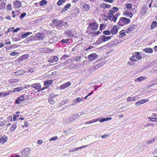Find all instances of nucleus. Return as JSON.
<instances>
[{
    "instance_id": "17",
    "label": "nucleus",
    "mask_w": 157,
    "mask_h": 157,
    "mask_svg": "<svg viewBox=\"0 0 157 157\" xmlns=\"http://www.w3.org/2000/svg\"><path fill=\"white\" fill-rule=\"evenodd\" d=\"M89 27L92 29L96 30L98 28V25L95 23L93 22L89 25Z\"/></svg>"
},
{
    "instance_id": "53",
    "label": "nucleus",
    "mask_w": 157,
    "mask_h": 157,
    "mask_svg": "<svg viewBox=\"0 0 157 157\" xmlns=\"http://www.w3.org/2000/svg\"><path fill=\"white\" fill-rule=\"evenodd\" d=\"M142 104L141 102V100H140L139 101H138L137 102H136L135 103V105L136 106H138L139 105H140Z\"/></svg>"
},
{
    "instance_id": "12",
    "label": "nucleus",
    "mask_w": 157,
    "mask_h": 157,
    "mask_svg": "<svg viewBox=\"0 0 157 157\" xmlns=\"http://www.w3.org/2000/svg\"><path fill=\"white\" fill-rule=\"evenodd\" d=\"M147 7L146 5H144L140 10V13L144 15L145 14L147 11Z\"/></svg>"
},
{
    "instance_id": "13",
    "label": "nucleus",
    "mask_w": 157,
    "mask_h": 157,
    "mask_svg": "<svg viewBox=\"0 0 157 157\" xmlns=\"http://www.w3.org/2000/svg\"><path fill=\"white\" fill-rule=\"evenodd\" d=\"M25 73L24 71L22 70H20L16 71L13 72L12 75H19L24 74Z\"/></svg>"
},
{
    "instance_id": "55",
    "label": "nucleus",
    "mask_w": 157,
    "mask_h": 157,
    "mask_svg": "<svg viewBox=\"0 0 157 157\" xmlns=\"http://www.w3.org/2000/svg\"><path fill=\"white\" fill-rule=\"evenodd\" d=\"M26 13H25L21 14V15L20 16L21 19H22L26 15Z\"/></svg>"
},
{
    "instance_id": "10",
    "label": "nucleus",
    "mask_w": 157,
    "mask_h": 157,
    "mask_svg": "<svg viewBox=\"0 0 157 157\" xmlns=\"http://www.w3.org/2000/svg\"><path fill=\"white\" fill-rule=\"evenodd\" d=\"M108 16L109 17V19L111 21H113L115 22L116 20L117 19V15L116 14L115 15L113 14H108Z\"/></svg>"
},
{
    "instance_id": "41",
    "label": "nucleus",
    "mask_w": 157,
    "mask_h": 157,
    "mask_svg": "<svg viewBox=\"0 0 157 157\" xmlns=\"http://www.w3.org/2000/svg\"><path fill=\"white\" fill-rule=\"evenodd\" d=\"M48 102L51 104H53L55 103V101L51 97L48 99Z\"/></svg>"
},
{
    "instance_id": "5",
    "label": "nucleus",
    "mask_w": 157,
    "mask_h": 157,
    "mask_svg": "<svg viewBox=\"0 0 157 157\" xmlns=\"http://www.w3.org/2000/svg\"><path fill=\"white\" fill-rule=\"evenodd\" d=\"M30 86L31 87L34 88L35 90H37L38 92L40 91H43L45 89H47L48 88V86L44 87L42 88L41 90H40L41 88V85L39 83L32 84Z\"/></svg>"
},
{
    "instance_id": "52",
    "label": "nucleus",
    "mask_w": 157,
    "mask_h": 157,
    "mask_svg": "<svg viewBox=\"0 0 157 157\" xmlns=\"http://www.w3.org/2000/svg\"><path fill=\"white\" fill-rule=\"evenodd\" d=\"M53 59L55 62H56L57 61L58 59V57L56 56H53Z\"/></svg>"
},
{
    "instance_id": "51",
    "label": "nucleus",
    "mask_w": 157,
    "mask_h": 157,
    "mask_svg": "<svg viewBox=\"0 0 157 157\" xmlns=\"http://www.w3.org/2000/svg\"><path fill=\"white\" fill-rule=\"evenodd\" d=\"M71 84V83L70 82H66L64 85H65L66 87H69L70 86Z\"/></svg>"
},
{
    "instance_id": "36",
    "label": "nucleus",
    "mask_w": 157,
    "mask_h": 157,
    "mask_svg": "<svg viewBox=\"0 0 157 157\" xmlns=\"http://www.w3.org/2000/svg\"><path fill=\"white\" fill-rule=\"evenodd\" d=\"M144 77L143 76H140L135 79V81L136 82H141L144 80Z\"/></svg>"
},
{
    "instance_id": "25",
    "label": "nucleus",
    "mask_w": 157,
    "mask_h": 157,
    "mask_svg": "<svg viewBox=\"0 0 157 157\" xmlns=\"http://www.w3.org/2000/svg\"><path fill=\"white\" fill-rule=\"evenodd\" d=\"M12 13L13 14V17H16L18 16L20 13V12L18 11H12Z\"/></svg>"
},
{
    "instance_id": "19",
    "label": "nucleus",
    "mask_w": 157,
    "mask_h": 157,
    "mask_svg": "<svg viewBox=\"0 0 157 157\" xmlns=\"http://www.w3.org/2000/svg\"><path fill=\"white\" fill-rule=\"evenodd\" d=\"M83 99L81 97L77 98L76 99H75L73 100V104L72 105L76 104L77 103H78L81 101H83Z\"/></svg>"
},
{
    "instance_id": "2",
    "label": "nucleus",
    "mask_w": 157,
    "mask_h": 157,
    "mask_svg": "<svg viewBox=\"0 0 157 157\" xmlns=\"http://www.w3.org/2000/svg\"><path fill=\"white\" fill-rule=\"evenodd\" d=\"M45 37V35L44 33H38L36 34L34 36H31L28 38V40H43Z\"/></svg>"
},
{
    "instance_id": "46",
    "label": "nucleus",
    "mask_w": 157,
    "mask_h": 157,
    "mask_svg": "<svg viewBox=\"0 0 157 157\" xmlns=\"http://www.w3.org/2000/svg\"><path fill=\"white\" fill-rule=\"evenodd\" d=\"M69 57V56L66 54L64 55L61 58V59L65 60L67 59V57Z\"/></svg>"
},
{
    "instance_id": "15",
    "label": "nucleus",
    "mask_w": 157,
    "mask_h": 157,
    "mask_svg": "<svg viewBox=\"0 0 157 157\" xmlns=\"http://www.w3.org/2000/svg\"><path fill=\"white\" fill-rule=\"evenodd\" d=\"M88 58L91 61L97 58V55L96 53H92L88 56Z\"/></svg>"
},
{
    "instance_id": "43",
    "label": "nucleus",
    "mask_w": 157,
    "mask_h": 157,
    "mask_svg": "<svg viewBox=\"0 0 157 157\" xmlns=\"http://www.w3.org/2000/svg\"><path fill=\"white\" fill-rule=\"evenodd\" d=\"M17 88H16L14 89L13 90H9V92H10V94L13 93H15L16 92H19V91L17 90Z\"/></svg>"
},
{
    "instance_id": "20",
    "label": "nucleus",
    "mask_w": 157,
    "mask_h": 157,
    "mask_svg": "<svg viewBox=\"0 0 157 157\" xmlns=\"http://www.w3.org/2000/svg\"><path fill=\"white\" fill-rule=\"evenodd\" d=\"M10 94L9 91L0 93V97H4Z\"/></svg>"
},
{
    "instance_id": "32",
    "label": "nucleus",
    "mask_w": 157,
    "mask_h": 157,
    "mask_svg": "<svg viewBox=\"0 0 157 157\" xmlns=\"http://www.w3.org/2000/svg\"><path fill=\"white\" fill-rule=\"evenodd\" d=\"M54 42H55V40L53 39H50L49 40L48 42H44V43L43 45H48L49 44V43H50V44H51Z\"/></svg>"
},
{
    "instance_id": "3",
    "label": "nucleus",
    "mask_w": 157,
    "mask_h": 157,
    "mask_svg": "<svg viewBox=\"0 0 157 157\" xmlns=\"http://www.w3.org/2000/svg\"><path fill=\"white\" fill-rule=\"evenodd\" d=\"M130 22V20L128 18L122 17L120 19L118 24L121 26H123L125 24H129Z\"/></svg>"
},
{
    "instance_id": "22",
    "label": "nucleus",
    "mask_w": 157,
    "mask_h": 157,
    "mask_svg": "<svg viewBox=\"0 0 157 157\" xmlns=\"http://www.w3.org/2000/svg\"><path fill=\"white\" fill-rule=\"evenodd\" d=\"M53 82V80H48L45 81L44 82V85L45 86H48V85H50L52 84Z\"/></svg>"
},
{
    "instance_id": "8",
    "label": "nucleus",
    "mask_w": 157,
    "mask_h": 157,
    "mask_svg": "<svg viewBox=\"0 0 157 157\" xmlns=\"http://www.w3.org/2000/svg\"><path fill=\"white\" fill-rule=\"evenodd\" d=\"M111 38L112 37L110 36H106L104 35H101L100 36V37L99 39V40L100 39V40H99V42L100 41H102L100 43H101L102 42H105L111 39Z\"/></svg>"
},
{
    "instance_id": "18",
    "label": "nucleus",
    "mask_w": 157,
    "mask_h": 157,
    "mask_svg": "<svg viewBox=\"0 0 157 157\" xmlns=\"http://www.w3.org/2000/svg\"><path fill=\"white\" fill-rule=\"evenodd\" d=\"M7 139L8 137L6 136H3L0 138V142L2 144H4L7 141Z\"/></svg>"
},
{
    "instance_id": "50",
    "label": "nucleus",
    "mask_w": 157,
    "mask_h": 157,
    "mask_svg": "<svg viewBox=\"0 0 157 157\" xmlns=\"http://www.w3.org/2000/svg\"><path fill=\"white\" fill-rule=\"evenodd\" d=\"M58 139V137L57 136H56L55 137H52V138H50L49 140L50 141H55L56 140H57Z\"/></svg>"
},
{
    "instance_id": "28",
    "label": "nucleus",
    "mask_w": 157,
    "mask_h": 157,
    "mask_svg": "<svg viewBox=\"0 0 157 157\" xmlns=\"http://www.w3.org/2000/svg\"><path fill=\"white\" fill-rule=\"evenodd\" d=\"M32 32H27L21 35V36L22 38H25L29 36L30 34H32Z\"/></svg>"
},
{
    "instance_id": "49",
    "label": "nucleus",
    "mask_w": 157,
    "mask_h": 157,
    "mask_svg": "<svg viewBox=\"0 0 157 157\" xmlns=\"http://www.w3.org/2000/svg\"><path fill=\"white\" fill-rule=\"evenodd\" d=\"M19 53L17 52H14L11 53L10 54V55L12 56H15L17 55Z\"/></svg>"
},
{
    "instance_id": "60",
    "label": "nucleus",
    "mask_w": 157,
    "mask_h": 157,
    "mask_svg": "<svg viewBox=\"0 0 157 157\" xmlns=\"http://www.w3.org/2000/svg\"><path fill=\"white\" fill-rule=\"evenodd\" d=\"M87 146H88L87 145H85V146H81L80 147H77L78 150L81 149L82 148H84V147H87Z\"/></svg>"
},
{
    "instance_id": "56",
    "label": "nucleus",
    "mask_w": 157,
    "mask_h": 157,
    "mask_svg": "<svg viewBox=\"0 0 157 157\" xmlns=\"http://www.w3.org/2000/svg\"><path fill=\"white\" fill-rule=\"evenodd\" d=\"M149 121H153V122H157V117H156V118L153 117L152 118H151V120H150Z\"/></svg>"
},
{
    "instance_id": "30",
    "label": "nucleus",
    "mask_w": 157,
    "mask_h": 157,
    "mask_svg": "<svg viewBox=\"0 0 157 157\" xmlns=\"http://www.w3.org/2000/svg\"><path fill=\"white\" fill-rule=\"evenodd\" d=\"M143 51L147 53H151L153 52L152 49L151 48H145L143 49Z\"/></svg>"
},
{
    "instance_id": "33",
    "label": "nucleus",
    "mask_w": 157,
    "mask_h": 157,
    "mask_svg": "<svg viewBox=\"0 0 157 157\" xmlns=\"http://www.w3.org/2000/svg\"><path fill=\"white\" fill-rule=\"evenodd\" d=\"M112 119V118L111 117H106L105 118L101 119L100 120H99V121L100 122H103L105 121L110 120H111Z\"/></svg>"
},
{
    "instance_id": "63",
    "label": "nucleus",
    "mask_w": 157,
    "mask_h": 157,
    "mask_svg": "<svg viewBox=\"0 0 157 157\" xmlns=\"http://www.w3.org/2000/svg\"><path fill=\"white\" fill-rule=\"evenodd\" d=\"M20 29V28H17L16 29H15L13 31V33L19 31Z\"/></svg>"
},
{
    "instance_id": "40",
    "label": "nucleus",
    "mask_w": 157,
    "mask_h": 157,
    "mask_svg": "<svg viewBox=\"0 0 157 157\" xmlns=\"http://www.w3.org/2000/svg\"><path fill=\"white\" fill-rule=\"evenodd\" d=\"M98 121V119H96V121L95 120H93L90 121L85 122V124H90Z\"/></svg>"
},
{
    "instance_id": "58",
    "label": "nucleus",
    "mask_w": 157,
    "mask_h": 157,
    "mask_svg": "<svg viewBox=\"0 0 157 157\" xmlns=\"http://www.w3.org/2000/svg\"><path fill=\"white\" fill-rule=\"evenodd\" d=\"M58 95V94H51L50 97L53 98H54L55 97H56Z\"/></svg>"
},
{
    "instance_id": "4",
    "label": "nucleus",
    "mask_w": 157,
    "mask_h": 157,
    "mask_svg": "<svg viewBox=\"0 0 157 157\" xmlns=\"http://www.w3.org/2000/svg\"><path fill=\"white\" fill-rule=\"evenodd\" d=\"M142 56L139 52H136L133 54V56L130 58V59L133 61H136L141 59Z\"/></svg>"
},
{
    "instance_id": "37",
    "label": "nucleus",
    "mask_w": 157,
    "mask_h": 157,
    "mask_svg": "<svg viewBox=\"0 0 157 157\" xmlns=\"http://www.w3.org/2000/svg\"><path fill=\"white\" fill-rule=\"evenodd\" d=\"M47 3V2L45 0H42L40 2V6H45Z\"/></svg>"
},
{
    "instance_id": "16",
    "label": "nucleus",
    "mask_w": 157,
    "mask_h": 157,
    "mask_svg": "<svg viewBox=\"0 0 157 157\" xmlns=\"http://www.w3.org/2000/svg\"><path fill=\"white\" fill-rule=\"evenodd\" d=\"M136 25L135 24H132L128 28V29L126 30V32L128 33L130 31H132L136 27Z\"/></svg>"
},
{
    "instance_id": "35",
    "label": "nucleus",
    "mask_w": 157,
    "mask_h": 157,
    "mask_svg": "<svg viewBox=\"0 0 157 157\" xmlns=\"http://www.w3.org/2000/svg\"><path fill=\"white\" fill-rule=\"evenodd\" d=\"M136 99L135 97H128L127 98V101H131L135 100Z\"/></svg>"
},
{
    "instance_id": "64",
    "label": "nucleus",
    "mask_w": 157,
    "mask_h": 157,
    "mask_svg": "<svg viewBox=\"0 0 157 157\" xmlns=\"http://www.w3.org/2000/svg\"><path fill=\"white\" fill-rule=\"evenodd\" d=\"M67 101H66V100H63L62 101L61 104V105H63L65 104V103H66V102Z\"/></svg>"
},
{
    "instance_id": "29",
    "label": "nucleus",
    "mask_w": 157,
    "mask_h": 157,
    "mask_svg": "<svg viewBox=\"0 0 157 157\" xmlns=\"http://www.w3.org/2000/svg\"><path fill=\"white\" fill-rule=\"evenodd\" d=\"M65 33L66 34L68 35V36H69L71 38H72L74 36V34L72 33V32L70 30H67L65 31Z\"/></svg>"
},
{
    "instance_id": "45",
    "label": "nucleus",
    "mask_w": 157,
    "mask_h": 157,
    "mask_svg": "<svg viewBox=\"0 0 157 157\" xmlns=\"http://www.w3.org/2000/svg\"><path fill=\"white\" fill-rule=\"evenodd\" d=\"M105 26H104L103 24H101L99 29L101 31L103 29H105Z\"/></svg>"
},
{
    "instance_id": "9",
    "label": "nucleus",
    "mask_w": 157,
    "mask_h": 157,
    "mask_svg": "<svg viewBox=\"0 0 157 157\" xmlns=\"http://www.w3.org/2000/svg\"><path fill=\"white\" fill-rule=\"evenodd\" d=\"M25 97L24 95H21L16 100V103L20 104V103H21L23 101H25Z\"/></svg>"
},
{
    "instance_id": "23",
    "label": "nucleus",
    "mask_w": 157,
    "mask_h": 157,
    "mask_svg": "<svg viewBox=\"0 0 157 157\" xmlns=\"http://www.w3.org/2000/svg\"><path fill=\"white\" fill-rule=\"evenodd\" d=\"M90 5L87 4L84 5L82 7V9L85 11H87L90 9Z\"/></svg>"
},
{
    "instance_id": "62",
    "label": "nucleus",
    "mask_w": 157,
    "mask_h": 157,
    "mask_svg": "<svg viewBox=\"0 0 157 157\" xmlns=\"http://www.w3.org/2000/svg\"><path fill=\"white\" fill-rule=\"evenodd\" d=\"M43 142V141L41 140H39L37 141V143L39 145L41 144Z\"/></svg>"
},
{
    "instance_id": "54",
    "label": "nucleus",
    "mask_w": 157,
    "mask_h": 157,
    "mask_svg": "<svg viewBox=\"0 0 157 157\" xmlns=\"http://www.w3.org/2000/svg\"><path fill=\"white\" fill-rule=\"evenodd\" d=\"M9 82L10 83H14V82H16V79H10L9 80Z\"/></svg>"
},
{
    "instance_id": "14",
    "label": "nucleus",
    "mask_w": 157,
    "mask_h": 157,
    "mask_svg": "<svg viewBox=\"0 0 157 157\" xmlns=\"http://www.w3.org/2000/svg\"><path fill=\"white\" fill-rule=\"evenodd\" d=\"M119 27L118 26H115L112 28L111 31V33L113 35H115L118 33V29H119Z\"/></svg>"
},
{
    "instance_id": "59",
    "label": "nucleus",
    "mask_w": 157,
    "mask_h": 157,
    "mask_svg": "<svg viewBox=\"0 0 157 157\" xmlns=\"http://www.w3.org/2000/svg\"><path fill=\"white\" fill-rule=\"evenodd\" d=\"M141 102L142 104H144V103L148 102L149 101L148 100H146L145 99H143L141 100Z\"/></svg>"
},
{
    "instance_id": "39",
    "label": "nucleus",
    "mask_w": 157,
    "mask_h": 157,
    "mask_svg": "<svg viewBox=\"0 0 157 157\" xmlns=\"http://www.w3.org/2000/svg\"><path fill=\"white\" fill-rule=\"evenodd\" d=\"M66 0H59L57 2V5L60 6L62 5L63 3Z\"/></svg>"
},
{
    "instance_id": "27",
    "label": "nucleus",
    "mask_w": 157,
    "mask_h": 157,
    "mask_svg": "<svg viewBox=\"0 0 157 157\" xmlns=\"http://www.w3.org/2000/svg\"><path fill=\"white\" fill-rule=\"evenodd\" d=\"M124 15L125 16L129 17L130 18H131L133 16V15L132 13L131 12H129L128 11H124Z\"/></svg>"
},
{
    "instance_id": "21",
    "label": "nucleus",
    "mask_w": 157,
    "mask_h": 157,
    "mask_svg": "<svg viewBox=\"0 0 157 157\" xmlns=\"http://www.w3.org/2000/svg\"><path fill=\"white\" fill-rule=\"evenodd\" d=\"M71 6V5L70 3H68L66 5L65 7L62 10L61 12H64L69 9Z\"/></svg>"
},
{
    "instance_id": "31",
    "label": "nucleus",
    "mask_w": 157,
    "mask_h": 157,
    "mask_svg": "<svg viewBox=\"0 0 157 157\" xmlns=\"http://www.w3.org/2000/svg\"><path fill=\"white\" fill-rule=\"evenodd\" d=\"M120 34L119 37L120 38H122L126 36V34L124 30H122L120 32Z\"/></svg>"
},
{
    "instance_id": "11",
    "label": "nucleus",
    "mask_w": 157,
    "mask_h": 157,
    "mask_svg": "<svg viewBox=\"0 0 157 157\" xmlns=\"http://www.w3.org/2000/svg\"><path fill=\"white\" fill-rule=\"evenodd\" d=\"M29 57V55L28 54H25L21 56L18 59V61L19 62H22V61L26 60L28 59Z\"/></svg>"
},
{
    "instance_id": "44",
    "label": "nucleus",
    "mask_w": 157,
    "mask_h": 157,
    "mask_svg": "<svg viewBox=\"0 0 157 157\" xmlns=\"http://www.w3.org/2000/svg\"><path fill=\"white\" fill-rule=\"evenodd\" d=\"M16 127L17 126L16 124H13L10 128V131L12 132L15 129Z\"/></svg>"
},
{
    "instance_id": "57",
    "label": "nucleus",
    "mask_w": 157,
    "mask_h": 157,
    "mask_svg": "<svg viewBox=\"0 0 157 157\" xmlns=\"http://www.w3.org/2000/svg\"><path fill=\"white\" fill-rule=\"evenodd\" d=\"M66 87L65 85L64 84L61 85L60 87V89H64L65 88H66Z\"/></svg>"
},
{
    "instance_id": "38",
    "label": "nucleus",
    "mask_w": 157,
    "mask_h": 157,
    "mask_svg": "<svg viewBox=\"0 0 157 157\" xmlns=\"http://www.w3.org/2000/svg\"><path fill=\"white\" fill-rule=\"evenodd\" d=\"M126 8L128 10H130L132 9V4L131 3H128L126 5Z\"/></svg>"
},
{
    "instance_id": "26",
    "label": "nucleus",
    "mask_w": 157,
    "mask_h": 157,
    "mask_svg": "<svg viewBox=\"0 0 157 157\" xmlns=\"http://www.w3.org/2000/svg\"><path fill=\"white\" fill-rule=\"evenodd\" d=\"M113 45V44L111 43H109L106 45H105L102 47L99 48V49L100 50H101L102 49H105L106 48V46L108 47H109Z\"/></svg>"
},
{
    "instance_id": "24",
    "label": "nucleus",
    "mask_w": 157,
    "mask_h": 157,
    "mask_svg": "<svg viewBox=\"0 0 157 157\" xmlns=\"http://www.w3.org/2000/svg\"><path fill=\"white\" fill-rule=\"evenodd\" d=\"M13 4L17 8L20 7L21 6V2L20 1L17 0L13 2Z\"/></svg>"
},
{
    "instance_id": "6",
    "label": "nucleus",
    "mask_w": 157,
    "mask_h": 157,
    "mask_svg": "<svg viewBox=\"0 0 157 157\" xmlns=\"http://www.w3.org/2000/svg\"><path fill=\"white\" fill-rule=\"evenodd\" d=\"M21 157H27L31 152V150L29 148L26 147L21 150Z\"/></svg>"
},
{
    "instance_id": "7",
    "label": "nucleus",
    "mask_w": 157,
    "mask_h": 157,
    "mask_svg": "<svg viewBox=\"0 0 157 157\" xmlns=\"http://www.w3.org/2000/svg\"><path fill=\"white\" fill-rule=\"evenodd\" d=\"M79 117V116L77 114L72 115L69 117L67 123H71L78 119Z\"/></svg>"
},
{
    "instance_id": "48",
    "label": "nucleus",
    "mask_w": 157,
    "mask_h": 157,
    "mask_svg": "<svg viewBox=\"0 0 157 157\" xmlns=\"http://www.w3.org/2000/svg\"><path fill=\"white\" fill-rule=\"evenodd\" d=\"M155 141L154 139L151 138V139L150 140H147V143L148 144H151L153 142H154Z\"/></svg>"
},
{
    "instance_id": "42",
    "label": "nucleus",
    "mask_w": 157,
    "mask_h": 157,
    "mask_svg": "<svg viewBox=\"0 0 157 157\" xmlns=\"http://www.w3.org/2000/svg\"><path fill=\"white\" fill-rule=\"evenodd\" d=\"M111 33V31L108 30L105 31L103 32V34L105 35H109Z\"/></svg>"
},
{
    "instance_id": "47",
    "label": "nucleus",
    "mask_w": 157,
    "mask_h": 157,
    "mask_svg": "<svg viewBox=\"0 0 157 157\" xmlns=\"http://www.w3.org/2000/svg\"><path fill=\"white\" fill-rule=\"evenodd\" d=\"M69 41V40L68 39H63L60 41V42L63 44H65L67 43Z\"/></svg>"
},
{
    "instance_id": "1",
    "label": "nucleus",
    "mask_w": 157,
    "mask_h": 157,
    "mask_svg": "<svg viewBox=\"0 0 157 157\" xmlns=\"http://www.w3.org/2000/svg\"><path fill=\"white\" fill-rule=\"evenodd\" d=\"M66 22H64L63 20H53L52 23V25H55V26L59 30H62L65 27Z\"/></svg>"
},
{
    "instance_id": "61",
    "label": "nucleus",
    "mask_w": 157,
    "mask_h": 157,
    "mask_svg": "<svg viewBox=\"0 0 157 157\" xmlns=\"http://www.w3.org/2000/svg\"><path fill=\"white\" fill-rule=\"evenodd\" d=\"M114 13V12L113 11V10H109V13L108 14H113V15Z\"/></svg>"
},
{
    "instance_id": "34",
    "label": "nucleus",
    "mask_w": 157,
    "mask_h": 157,
    "mask_svg": "<svg viewBox=\"0 0 157 157\" xmlns=\"http://www.w3.org/2000/svg\"><path fill=\"white\" fill-rule=\"evenodd\" d=\"M157 26V22L156 21H153L151 25V29H153L155 28Z\"/></svg>"
}]
</instances>
